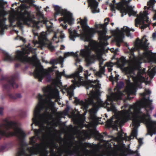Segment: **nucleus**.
Returning a JSON list of instances; mask_svg holds the SVG:
<instances>
[{
  "instance_id": "1",
  "label": "nucleus",
  "mask_w": 156,
  "mask_h": 156,
  "mask_svg": "<svg viewBox=\"0 0 156 156\" xmlns=\"http://www.w3.org/2000/svg\"><path fill=\"white\" fill-rule=\"evenodd\" d=\"M105 101H102L101 98H96V109L101 107L107 108L108 111L115 110L114 102L118 101L124 103L122 108L126 109L122 111L121 114L115 117L108 119L107 125L115 130H118V127L123 125L132 115L133 117V126L134 127L132 130L131 135L129 137L127 136L123 133H119V138L122 140H130L134 137L137 139V128L140 126V123L142 122L145 124L147 130V135L152 136L153 134H156V121L151 120L149 111H151L154 108L152 105V101L149 98H141L140 100L133 105H129L128 101L132 98H107Z\"/></svg>"
},
{
  "instance_id": "2",
  "label": "nucleus",
  "mask_w": 156,
  "mask_h": 156,
  "mask_svg": "<svg viewBox=\"0 0 156 156\" xmlns=\"http://www.w3.org/2000/svg\"><path fill=\"white\" fill-rule=\"evenodd\" d=\"M82 78L79 76L78 72L67 75L64 70L59 72V89L63 94L66 92L69 98H72L74 95L73 89L82 84Z\"/></svg>"
},
{
  "instance_id": "3",
  "label": "nucleus",
  "mask_w": 156,
  "mask_h": 156,
  "mask_svg": "<svg viewBox=\"0 0 156 156\" xmlns=\"http://www.w3.org/2000/svg\"><path fill=\"white\" fill-rule=\"evenodd\" d=\"M124 86V83L122 81H120L117 83L116 87L114 89L115 92L112 91L111 88L108 90V94L106 98H122L125 94H127V96L125 98H130L129 95L133 94L135 93V90L130 88H127L123 92L120 91V90Z\"/></svg>"
},
{
  "instance_id": "4",
  "label": "nucleus",
  "mask_w": 156,
  "mask_h": 156,
  "mask_svg": "<svg viewBox=\"0 0 156 156\" xmlns=\"http://www.w3.org/2000/svg\"><path fill=\"white\" fill-rule=\"evenodd\" d=\"M16 77L15 76L11 77L6 76H2L0 81H4L6 83L5 84H3V86L4 89L8 92V95L9 98H21L22 96L20 94L16 93L13 97L11 94L9 93V91L12 88H17L18 87V85L15 82Z\"/></svg>"
},
{
  "instance_id": "5",
  "label": "nucleus",
  "mask_w": 156,
  "mask_h": 156,
  "mask_svg": "<svg viewBox=\"0 0 156 156\" xmlns=\"http://www.w3.org/2000/svg\"><path fill=\"white\" fill-rule=\"evenodd\" d=\"M53 68L49 67L48 69H44L42 66L40 65L36 67L34 71V76L38 78L39 81L41 82L43 78L46 76L47 81L50 82L52 80L51 73L54 71Z\"/></svg>"
},
{
  "instance_id": "6",
  "label": "nucleus",
  "mask_w": 156,
  "mask_h": 156,
  "mask_svg": "<svg viewBox=\"0 0 156 156\" xmlns=\"http://www.w3.org/2000/svg\"><path fill=\"white\" fill-rule=\"evenodd\" d=\"M26 51L25 50L23 51L18 50L16 51V55L15 57H13L7 53L5 52L4 53V60L9 61L16 60L23 63L29 62L30 61V58L27 55H26Z\"/></svg>"
},
{
  "instance_id": "7",
  "label": "nucleus",
  "mask_w": 156,
  "mask_h": 156,
  "mask_svg": "<svg viewBox=\"0 0 156 156\" xmlns=\"http://www.w3.org/2000/svg\"><path fill=\"white\" fill-rule=\"evenodd\" d=\"M80 24L84 31V33L81 34V38L86 41H89L93 36L95 30L94 28H90L87 25V20L86 17H85L83 19H80Z\"/></svg>"
},
{
  "instance_id": "8",
  "label": "nucleus",
  "mask_w": 156,
  "mask_h": 156,
  "mask_svg": "<svg viewBox=\"0 0 156 156\" xmlns=\"http://www.w3.org/2000/svg\"><path fill=\"white\" fill-rule=\"evenodd\" d=\"M60 14L62 17L59 18V23L63 21L64 24L62 23L60 24L64 29H66L67 26L66 24L68 23V24L70 26L72 25L74 23V19L73 17V14L69 12H68L66 9H62L61 7L59 6V14Z\"/></svg>"
},
{
  "instance_id": "9",
  "label": "nucleus",
  "mask_w": 156,
  "mask_h": 156,
  "mask_svg": "<svg viewBox=\"0 0 156 156\" xmlns=\"http://www.w3.org/2000/svg\"><path fill=\"white\" fill-rule=\"evenodd\" d=\"M32 20L30 12L25 10L22 12L21 10L17 18V25L18 27H22L23 24H27L28 22L31 21Z\"/></svg>"
},
{
  "instance_id": "10",
  "label": "nucleus",
  "mask_w": 156,
  "mask_h": 156,
  "mask_svg": "<svg viewBox=\"0 0 156 156\" xmlns=\"http://www.w3.org/2000/svg\"><path fill=\"white\" fill-rule=\"evenodd\" d=\"M117 30L118 31V35L115 38L114 41L116 43L117 46L119 47L120 46V43L123 42V38L124 37V32L126 33V36L128 37L131 36V34L128 27H126L125 28V27H124L121 29V30H119L118 28H117Z\"/></svg>"
},
{
  "instance_id": "11",
  "label": "nucleus",
  "mask_w": 156,
  "mask_h": 156,
  "mask_svg": "<svg viewBox=\"0 0 156 156\" xmlns=\"http://www.w3.org/2000/svg\"><path fill=\"white\" fill-rule=\"evenodd\" d=\"M44 98H58V90L48 85L42 88Z\"/></svg>"
},
{
  "instance_id": "12",
  "label": "nucleus",
  "mask_w": 156,
  "mask_h": 156,
  "mask_svg": "<svg viewBox=\"0 0 156 156\" xmlns=\"http://www.w3.org/2000/svg\"><path fill=\"white\" fill-rule=\"evenodd\" d=\"M119 7L122 13V17L123 16V14L126 15L127 13H128L129 16L131 15L135 16L136 14V12L133 10V8L131 6L127 5L126 8L122 3H121L119 5Z\"/></svg>"
},
{
  "instance_id": "13",
  "label": "nucleus",
  "mask_w": 156,
  "mask_h": 156,
  "mask_svg": "<svg viewBox=\"0 0 156 156\" xmlns=\"http://www.w3.org/2000/svg\"><path fill=\"white\" fill-rule=\"evenodd\" d=\"M135 51L134 48H132L130 50V55L129 57L130 63L135 66H139L141 63L142 58L141 57H136L134 55Z\"/></svg>"
},
{
  "instance_id": "14",
  "label": "nucleus",
  "mask_w": 156,
  "mask_h": 156,
  "mask_svg": "<svg viewBox=\"0 0 156 156\" xmlns=\"http://www.w3.org/2000/svg\"><path fill=\"white\" fill-rule=\"evenodd\" d=\"M85 48L82 49L80 51V55L85 58V60L88 64H90L91 62L92 57L90 55L91 50L89 47L85 46Z\"/></svg>"
},
{
  "instance_id": "15",
  "label": "nucleus",
  "mask_w": 156,
  "mask_h": 156,
  "mask_svg": "<svg viewBox=\"0 0 156 156\" xmlns=\"http://www.w3.org/2000/svg\"><path fill=\"white\" fill-rule=\"evenodd\" d=\"M6 14L4 11H0V34H4L5 29L7 28V26L5 25L7 19L5 17Z\"/></svg>"
},
{
  "instance_id": "16",
  "label": "nucleus",
  "mask_w": 156,
  "mask_h": 156,
  "mask_svg": "<svg viewBox=\"0 0 156 156\" xmlns=\"http://www.w3.org/2000/svg\"><path fill=\"white\" fill-rule=\"evenodd\" d=\"M107 20V22H105L104 24H96L95 27L96 29L99 28L102 29L101 30H100L98 31V33L100 35H105L107 32L106 27L108 24L109 21V19L108 18H106L105 20V21Z\"/></svg>"
},
{
  "instance_id": "17",
  "label": "nucleus",
  "mask_w": 156,
  "mask_h": 156,
  "mask_svg": "<svg viewBox=\"0 0 156 156\" xmlns=\"http://www.w3.org/2000/svg\"><path fill=\"white\" fill-rule=\"evenodd\" d=\"M73 147H63L62 149L61 147H59V156H70L73 154V151L72 150Z\"/></svg>"
},
{
  "instance_id": "18",
  "label": "nucleus",
  "mask_w": 156,
  "mask_h": 156,
  "mask_svg": "<svg viewBox=\"0 0 156 156\" xmlns=\"http://www.w3.org/2000/svg\"><path fill=\"white\" fill-rule=\"evenodd\" d=\"M88 3L93 13L99 12V11L97 10L98 3L96 0H88Z\"/></svg>"
},
{
  "instance_id": "19",
  "label": "nucleus",
  "mask_w": 156,
  "mask_h": 156,
  "mask_svg": "<svg viewBox=\"0 0 156 156\" xmlns=\"http://www.w3.org/2000/svg\"><path fill=\"white\" fill-rule=\"evenodd\" d=\"M83 79V78H82ZM83 80V79L81 80V81H82L83 83H83H84L86 85V87L87 89H89L90 87H92L93 88H98L99 86L97 84L94 85L93 83L96 84L98 83L99 81L97 80H94V81H92L90 82H84L83 81H82Z\"/></svg>"
},
{
  "instance_id": "20",
  "label": "nucleus",
  "mask_w": 156,
  "mask_h": 156,
  "mask_svg": "<svg viewBox=\"0 0 156 156\" xmlns=\"http://www.w3.org/2000/svg\"><path fill=\"white\" fill-rule=\"evenodd\" d=\"M37 16H38L39 18V20H41V21L39 20L38 21H35L34 22V23L36 26L37 27H38V25L40 21L41 23H43V24L46 25V23L47 21L45 20L44 15L42 14V12L40 11H38L37 12Z\"/></svg>"
},
{
  "instance_id": "21",
  "label": "nucleus",
  "mask_w": 156,
  "mask_h": 156,
  "mask_svg": "<svg viewBox=\"0 0 156 156\" xmlns=\"http://www.w3.org/2000/svg\"><path fill=\"white\" fill-rule=\"evenodd\" d=\"M146 74L144 69L140 70L138 71L136 76H132V77L134 81H138L141 79H144V77L143 76V75Z\"/></svg>"
},
{
  "instance_id": "22",
  "label": "nucleus",
  "mask_w": 156,
  "mask_h": 156,
  "mask_svg": "<svg viewBox=\"0 0 156 156\" xmlns=\"http://www.w3.org/2000/svg\"><path fill=\"white\" fill-rule=\"evenodd\" d=\"M68 30L70 34L69 37L70 39L73 41H75V38L77 37H79V34L75 30H74L72 31L71 29H69Z\"/></svg>"
},
{
  "instance_id": "23",
  "label": "nucleus",
  "mask_w": 156,
  "mask_h": 156,
  "mask_svg": "<svg viewBox=\"0 0 156 156\" xmlns=\"http://www.w3.org/2000/svg\"><path fill=\"white\" fill-rule=\"evenodd\" d=\"M123 71L126 74L131 75L134 73V70L132 67H125L123 69Z\"/></svg>"
},
{
  "instance_id": "24",
  "label": "nucleus",
  "mask_w": 156,
  "mask_h": 156,
  "mask_svg": "<svg viewBox=\"0 0 156 156\" xmlns=\"http://www.w3.org/2000/svg\"><path fill=\"white\" fill-rule=\"evenodd\" d=\"M147 40L146 39H145V41L144 43L141 42L139 44L140 47L144 50L148 49V45L146 44Z\"/></svg>"
},
{
  "instance_id": "25",
  "label": "nucleus",
  "mask_w": 156,
  "mask_h": 156,
  "mask_svg": "<svg viewBox=\"0 0 156 156\" xmlns=\"http://www.w3.org/2000/svg\"><path fill=\"white\" fill-rule=\"evenodd\" d=\"M147 12L146 11H145L144 12V14H143L142 12H141L140 13V16L142 19H143L144 17L145 19H146V22L147 23H148V18L147 16L148 15Z\"/></svg>"
},
{
  "instance_id": "26",
  "label": "nucleus",
  "mask_w": 156,
  "mask_h": 156,
  "mask_svg": "<svg viewBox=\"0 0 156 156\" xmlns=\"http://www.w3.org/2000/svg\"><path fill=\"white\" fill-rule=\"evenodd\" d=\"M100 38L101 40L103 41L102 43V45L104 47L105 46L108 44V43L107 42V39L106 38V37L105 35H100Z\"/></svg>"
},
{
  "instance_id": "27",
  "label": "nucleus",
  "mask_w": 156,
  "mask_h": 156,
  "mask_svg": "<svg viewBox=\"0 0 156 156\" xmlns=\"http://www.w3.org/2000/svg\"><path fill=\"white\" fill-rule=\"evenodd\" d=\"M58 63V58H57L56 59H52L51 60L49 63L53 65L51 68H53V70L55 68H57V67L55 66V65L57 64Z\"/></svg>"
},
{
  "instance_id": "28",
  "label": "nucleus",
  "mask_w": 156,
  "mask_h": 156,
  "mask_svg": "<svg viewBox=\"0 0 156 156\" xmlns=\"http://www.w3.org/2000/svg\"><path fill=\"white\" fill-rule=\"evenodd\" d=\"M156 73V68L154 67L150 71L148 72V74L149 76L151 78L154 77V76Z\"/></svg>"
},
{
  "instance_id": "29",
  "label": "nucleus",
  "mask_w": 156,
  "mask_h": 156,
  "mask_svg": "<svg viewBox=\"0 0 156 156\" xmlns=\"http://www.w3.org/2000/svg\"><path fill=\"white\" fill-rule=\"evenodd\" d=\"M108 156H127L126 152L125 151H122L117 155H116L113 153H109Z\"/></svg>"
},
{
  "instance_id": "30",
  "label": "nucleus",
  "mask_w": 156,
  "mask_h": 156,
  "mask_svg": "<svg viewBox=\"0 0 156 156\" xmlns=\"http://www.w3.org/2000/svg\"><path fill=\"white\" fill-rule=\"evenodd\" d=\"M152 52L151 51H146L143 53L144 56L147 58H149L151 57Z\"/></svg>"
},
{
  "instance_id": "31",
  "label": "nucleus",
  "mask_w": 156,
  "mask_h": 156,
  "mask_svg": "<svg viewBox=\"0 0 156 156\" xmlns=\"http://www.w3.org/2000/svg\"><path fill=\"white\" fill-rule=\"evenodd\" d=\"M151 93V91L149 90L145 89L144 93L141 94V96H142V98H146L147 95H149Z\"/></svg>"
},
{
  "instance_id": "32",
  "label": "nucleus",
  "mask_w": 156,
  "mask_h": 156,
  "mask_svg": "<svg viewBox=\"0 0 156 156\" xmlns=\"http://www.w3.org/2000/svg\"><path fill=\"white\" fill-rule=\"evenodd\" d=\"M90 70H93L94 71V73L95 74V75L96 76L99 77H101L102 75L103 74L101 72L99 71H96L95 70H93V69L92 68H90Z\"/></svg>"
},
{
  "instance_id": "33",
  "label": "nucleus",
  "mask_w": 156,
  "mask_h": 156,
  "mask_svg": "<svg viewBox=\"0 0 156 156\" xmlns=\"http://www.w3.org/2000/svg\"><path fill=\"white\" fill-rule=\"evenodd\" d=\"M126 63V60L125 58L123 57L121 58L120 61L119 63V65L121 67H123L124 66Z\"/></svg>"
},
{
  "instance_id": "34",
  "label": "nucleus",
  "mask_w": 156,
  "mask_h": 156,
  "mask_svg": "<svg viewBox=\"0 0 156 156\" xmlns=\"http://www.w3.org/2000/svg\"><path fill=\"white\" fill-rule=\"evenodd\" d=\"M155 2V0H150L147 3V5L149 7H152Z\"/></svg>"
},
{
  "instance_id": "35",
  "label": "nucleus",
  "mask_w": 156,
  "mask_h": 156,
  "mask_svg": "<svg viewBox=\"0 0 156 156\" xmlns=\"http://www.w3.org/2000/svg\"><path fill=\"white\" fill-rule=\"evenodd\" d=\"M81 148L83 150H86L87 147H90V144L87 143L83 144L82 143H81Z\"/></svg>"
},
{
  "instance_id": "36",
  "label": "nucleus",
  "mask_w": 156,
  "mask_h": 156,
  "mask_svg": "<svg viewBox=\"0 0 156 156\" xmlns=\"http://www.w3.org/2000/svg\"><path fill=\"white\" fill-rule=\"evenodd\" d=\"M75 55V54L73 52H65L64 53V58H66L69 56H74Z\"/></svg>"
},
{
  "instance_id": "37",
  "label": "nucleus",
  "mask_w": 156,
  "mask_h": 156,
  "mask_svg": "<svg viewBox=\"0 0 156 156\" xmlns=\"http://www.w3.org/2000/svg\"><path fill=\"white\" fill-rule=\"evenodd\" d=\"M56 80V85L57 87H58V70H57L55 72Z\"/></svg>"
},
{
  "instance_id": "38",
  "label": "nucleus",
  "mask_w": 156,
  "mask_h": 156,
  "mask_svg": "<svg viewBox=\"0 0 156 156\" xmlns=\"http://www.w3.org/2000/svg\"><path fill=\"white\" fill-rule=\"evenodd\" d=\"M90 96H89V98H99V97H96V92L93 90H92L90 91Z\"/></svg>"
},
{
  "instance_id": "39",
  "label": "nucleus",
  "mask_w": 156,
  "mask_h": 156,
  "mask_svg": "<svg viewBox=\"0 0 156 156\" xmlns=\"http://www.w3.org/2000/svg\"><path fill=\"white\" fill-rule=\"evenodd\" d=\"M128 153L130 154H133L134 156H140V154L138 153L137 151H129Z\"/></svg>"
},
{
  "instance_id": "40",
  "label": "nucleus",
  "mask_w": 156,
  "mask_h": 156,
  "mask_svg": "<svg viewBox=\"0 0 156 156\" xmlns=\"http://www.w3.org/2000/svg\"><path fill=\"white\" fill-rule=\"evenodd\" d=\"M54 10L55 12L54 14L55 17L56 16H58V6H54Z\"/></svg>"
},
{
  "instance_id": "41",
  "label": "nucleus",
  "mask_w": 156,
  "mask_h": 156,
  "mask_svg": "<svg viewBox=\"0 0 156 156\" xmlns=\"http://www.w3.org/2000/svg\"><path fill=\"white\" fill-rule=\"evenodd\" d=\"M52 40L53 43L55 42L57 43L58 42V38H57L56 34L55 33V34L54 36L52 38Z\"/></svg>"
},
{
  "instance_id": "42",
  "label": "nucleus",
  "mask_w": 156,
  "mask_h": 156,
  "mask_svg": "<svg viewBox=\"0 0 156 156\" xmlns=\"http://www.w3.org/2000/svg\"><path fill=\"white\" fill-rule=\"evenodd\" d=\"M64 61V58L61 56H59V64L61 65V67L62 68L63 66V63Z\"/></svg>"
},
{
  "instance_id": "43",
  "label": "nucleus",
  "mask_w": 156,
  "mask_h": 156,
  "mask_svg": "<svg viewBox=\"0 0 156 156\" xmlns=\"http://www.w3.org/2000/svg\"><path fill=\"white\" fill-rule=\"evenodd\" d=\"M97 138L99 140H101L103 138V136L101 134L98 133L96 135Z\"/></svg>"
},
{
  "instance_id": "44",
  "label": "nucleus",
  "mask_w": 156,
  "mask_h": 156,
  "mask_svg": "<svg viewBox=\"0 0 156 156\" xmlns=\"http://www.w3.org/2000/svg\"><path fill=\"white\" fill-rule=\"evenodd\" d=\"M48 47L51 51H54L55 49V47L52 45L51 43H50L48 45Z\"/></svg>"
},
{
  "instance_id": "45",
  "label": "nucleus",
  "mask_w": 156,
  "mask_h": 156,
  "mask_svg": "<svg viewBox=\"0 0 156 156\" xmlns=\"http://www.w3.org/2000/svg\"><path fill=\"white\" fill-rule=\"evenodd\" d=\"M39 39L42 41L46 40V36L44 34H41L39 37Z\"/></svg>"
},
{
  "instance_id": "46",
  "label": "nucleus",
  "mask_w": 156,
  "mask_h": 156,
  "mask_svg": "<svg viewBox=\"0 0 156 156\" xmlns=\"http://www.w3.org/2000/svg\"><path fill=\"white\" fill-rule=\"evenodd\" d=\"M149 26V23L147 24H145L144 23V22H143V24L140 27V28L142 29H144L148 27Z\"/></svg>"
},
{
  "instance_id": "47",
  "label": "nucleus",
  "mask_w": 156,
  "mask_h": 156,
  "mask_svg": "<svg viewBox=\"0 0 156 156\" xmlns=\"http://www.w3.org/2000/svg\"><path fill=\"white\" fill-rule=\"evenodd\" d=\"M15 19L14 17H10L9 18V21L10 23L11 26H12V24L14 22Z\"/></svg>"
},
{
  "instance_id": "48",
  "label": "nucleus",
  "mask_w": 156,
  "mask_h": 156,
  "mask_svg": "<svg viewBox=\"0 0 156 156\" xmlns=\"http://www.w3.org/2000/svg\"><path fill=\"white\" fill-rule=\"evenodd\" d=\"M85 78L86 80H87L88 79V77L89 76H90L91 73H89L87 70L85 71V73L84 74Z\"/></svg>"
},
{
  "instance_id": "49",
  "label": "nucleus",
  "mask_w": 156,
  "mask_h": 156,
  "mask_svg": "<svg viewBox=\"0 0 156 156\" xmlns=\"http://www.w3.org/2000/svg\"><path fill=\"white\" fill-rule=\"evenodd\" d=\"M3 0H0V9L4 7V5L6 3Z\"/></svg>"
},
{
  "instance_id": "50",
  "label": "nucleus",
  "mask_w": 156,
  "mask_h": 156,
  "mask_svg": "<svg viewBox=\"0 0 156 156\" xmlns=\"http://www.w3.org/2000/svg\"><path fill=\"white\" fill-rule=\"evenodd\" d=\"M99 71L103 74L105 72V67L104 66L99 67Z\"/></svg>"
},
{
  "instance_id": "51",
  "label": "nucleus",
  "mask_w": 156,
  "mask_h": 156,
  "mask_svg": "<svg viewBox=\"0 0 156 156\" xmlns=\"http://www.w3.org/2000/svg\"><path fill=\"white\" fill-rule=\"evenodd\" d=\"M119 75H115V76L114 77V81L117 82L119 80Z\"/></svg>"
},
{
  "instance_id": "52",
  "label": "nucleus",
  "mask_w": 156,
  "mask_h": 156,
  "mask_svg": "<svg viewBox=\"0 0 156 156\" xmlns=\"http://www.w3.org/2000/svg\"><path fill=\"white\" fill-rule=\"evenodd\" d=\"M69 107H67L65 110V112H64V115H67L69 113Z\"/></svg>"
},
{
  "instance_id": "53",
  "label": "nucleus",
  "mask_w": 156,
  "mask_h": 156,
  "mask_svg": "<svg viewBox=\"0 0 156 156\" xmlns=\"http://www.w3.org/2000/svg\"><path fill=\"white\" fill-rule=\"evenodd\" d=\"M83 70V68L82 67H80L78 69V71L75 72L74 73H76L77 72H78L79 73V75H79V73L80 72H82Z\"/></svg>"
},
{
  "instance_id": "54",
  "label": "nucleus",
  "mask_w": 156,
  "mask_h": 156,
  "mask_svg": "<svg viewBox=\"0 0 156 156\" xmlns=\"http://www.w3.org/2000/svg\"><path fill=\"white\" fill-rule=\"evenodd\" d=\"M138 142H139V146L140 147L142 144L143 143L142 139L140 138L138 139Z\"/></svg>"
},
{
  "instance_id": "55",
  "label": "nucleus",
  "mask_w": 156,
  "mask_h": 156,
  "mask_svg": "<svg viewBox=\"0 0 156 156\" xmlns=\"http://www.w3.org/2000/svg\"><path fill=\"white\" fill-rule=\"evenodd\" d=\"M65 37V35L63 33L62 31L60 32V36H59V38L60 37L61 38H63Z\"/></svg>"
},
{
  "instance_id": "56",
  "label": "nucleus",
  "mask_w": 156,
  "mask_h": 156,
  "mask_svg": "<svg viewBox=\"0 0 156 156\" xmlns=\"http://www.w3.org/2000/svg\"><path fill=\"white\" fill-rule=\"evenodd\" d=\"M4 108L3 107H0V115H3V111Z\"/></svg>"
},
{
  "instance_id": "57",
  "label": "nucleus",
  "mask_w": 156,
  "mask_h": 156,
  "mask_svg": "<svg viewBox=\"0 0 156 156\" xmlns=\"http://www.w3.org/2000/svg\"><path fill=\"white\" fill-rule=\"evenodd\" d=\"M114 77H113L112 76H110L109 79L110 81H114Z\"/></svg>"
},
{
  "instance_id": "58",
  "label": "nucleus",
  "mask_w": 156,
  "mask_h": 156,
  "mask_svg": "<svg viewBox=\"0 0 156 156\" xmlns=\"http://www.w3.org/2000/svg\"><path fill=\"white\" fill-rule=\"evenodd\" d=\"M152 37L153 39H155L156 38V33L155 32L153 34Z\"/></svg>"
},
{
  "instance_id": "59",
  "label": "nucleus",
  "mask_w": 156,
  "mask_h": 156,
  "mask_svg": "<svg viewBox=\"0 0 156 156\" xmlns=\"http://www.w3.org/2000/svg\"><path fill=\"white\" fill-rule=\"evenodd\" d=\"M140 22V20H138L137 21H136L135 25L136 27H137L138 24H139Z\"/></svg>"
},
{
  "instance_id": "60",
  "label": "nucleus",
  "mask_w": 156,
  "mask_h": 156,
  "mask_svg": "<svg viewBox=\"0 0 156 156\" xmlns=\"http://www.w3.org/2000/svg\"><path fill=\"white\" fill-rule=\"evenodd\" d=\"M151 58L153 61L156 62V56L152 57Z\"/></svg>"
},
{
  "instance_id": "61",
  "label": "nucleus",
  "mask_w": 156,
  "mask_h": 156,
  "mask_svg": "<svg viewBox=\"0 0 156 156\" xmlns=\"http://www.w3.org/2000/svg\"><path fill=\"white\" fill-rule=\"evenodd\" d=\"M20 65V63H16L15 65V67L16 68H17L19 67Z\"/></svg>"
},
{
  "instance_id": "62",
  "label": "nucleus",
  "mask_w": 156,
  "mask_h": 156,
  "mask_svg": "<svg viewBox=\"0 0 156 156\" xmlns=\"http://www.w3.org/2000/svg\"><path fill=\"white\" fill-rule=\"evenodd\" d=\"M36 98H43V96L42 95L40 94H38L37 95V97H36Z\"/></svg>"
},
{
  "instance_id": "63",
  "label": "nucleus",
  "mask_w": 156,
  "mask_h": 156,
  "mask_svg": "<svg viewBox=\"0 0 156 156\" xmlns=\"http://www.w3.org/2000/svg\"><path fill=\"white\" fill-rule=\"evenodd\" d=\"M65 47L63 45H61V46L60 49H64Z\"/></svg>"
},
{
  "instance_id": "64",
  "label": "nucleus",
  "mask_w": 156,
  "mask_h": 156,
  "mask_svg": "<svg viewBox=\"0 0 156 156\" xmlns=\"http://www.w3.org/2000/svg\"><path fill=\"white\" fill-rule=\"evenodd\" d=\"M154 20H156V12L154 15Z\"/></svg>"
}]
</instances>
